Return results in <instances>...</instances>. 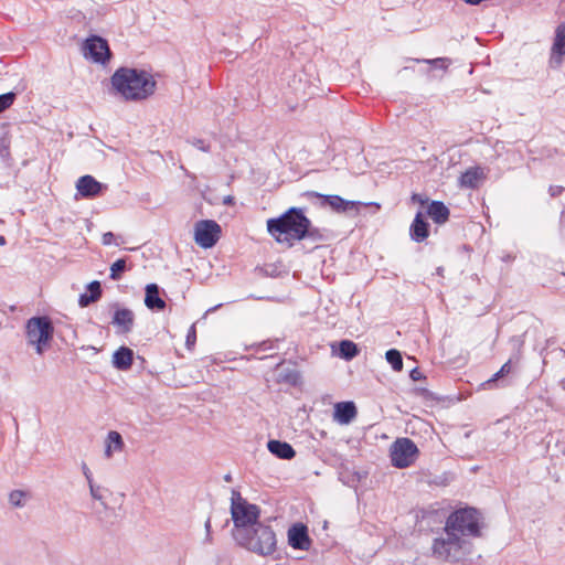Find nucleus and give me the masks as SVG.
I'll use <instances>...</instances> for the list:
<instances>
[{"label": "nucleus", "mask_w": 565, "mask_h": 565, "mask_svg": "<svg viewBox=\"0 0 565 565\" xmlns=\"http://www.w3.org/2000/svg\"><path fill=\"white\" fill-rule=\"evenodd\" d=\"M196 340L195 327L192 326L186 334V344H194Z\"/></svg>", "instance_id": "35"}, {"label": "nucleus", "mask_w": 565, "mask_h": 565, "mask_svg": "<svg viewBox=\"0 0 565 565\" xmlns=\"http://www.w3.org/2000/svg\"><path fill=\"white\" fill-rule=\"evenodd\" d=\"M287 379L295 383L296 380L298 379V373L292 371L288 374Z\"/></svg>", "instance_id": "42"}, {"label": "nucleus", "mask_w": 565, "mask_h": 565, "mask_svg": "<svg viewBox=\"0 0 565 565\" xmlns=\"http://www.w3.org/2000/svg\"><path fill=\"white\" fill-rule=\"evenodd\" d=\"M360 350L358 345L351 340H342L339 343L338 355L347 361L352 360L359 354Z\"/></svg>", "instance_id": "23"}, {"label": "nucleus", "mask_w": 565, "mask_h": 565, "mask_svg": "<svg viewBox=\"0 0 565 565\" xmlns=\"http://www.w3.org/2000/svg\"><path fill=\"white\" fill-rule=\"evenodd\" d=\"M501 374H503L504 376L508 375L509 373H511L512 371V360L510 359L508 362H505L501 369Z\"/></svg>", "instance_id": "37"}, {"label": "nucleus", "mask_w": 565, "mask_h": 565, "mask_svg": "<svg viewBox=\"0 0 565 565\" xmlns=\"http://www.w3.org/2000/svg\"><path fill=\"white\" fill-rule=\"evenodd\" d=\"M231 514L235 526L234 532H239V530H248L259 522L260 509L258 505L249 503L238 491L233 490Z\"/></svg>", "instance_id": "5"}, {"label": "nucleus", "mask_w": 565, "mask_h": 565, "mask_svg": "<svg viewBox=\"0 0 565 565\" xmlns=\"http://www.w3.org/2000/svg\"><path fill=\"white\" fill-rule=\"evenodd\" d=\"M386 361L392 365L394 371H402L403 369V359L402 354L396 349H391L385 354Z\"/></svg>", "instance_id": "24"}, {"label": "nucleus", "mask_w": 565, "mask_h": 565, "mask_svg": "<svg viewBox=\"0 0 565 565\" xmlns=\"http://www.w3.org/2000/svg\"><path fill=\"white\" fill-rule=\"evenodd\" d=\"M115 235L111 232H107L102 237V243L104 245H110L114 242Z\"/></svg>", "instance_id": "36"}, {"label": "nucleus", "mask_w": 565, "mask_h": 565, "mask_svg": "<svg viewBox=\"0 0 565 565\" xmlns=\"http://www.w3.org/2000/svg\"><path fill=\"white\" fill-rule=\"evenodd\" d=\"M6 244V237L4 236H0V245H4Z\"/></svg>", "instance_id": "45"}, {"label": "nucleus", "mask_w": 565, "mask_h": 565, "mask_svg": "<svg viewBox=\"0 0 565 565\" xmlns=\"http://www.w3.org/2000/svg\"><path fill=\"white\" fill-rule=\"evenodd\" d=\"M504 375L501 374V371L499 370L497 373L493 374V376L488 380L487 384L490 385L491 383L497 382L499 379L503 377Z\"/></svg>", "instance_id": "40"}, {"label": "nucleus", "mask_w": 565, "mask_h": 565, "mask_svg": "<svg viewBox=\"0 0 565 565\" xmlns=\"http://www.w3.org/2000/svg\"><path fill=\"white\" fill-rule=\"evenodd\" d=\"M205 530L207 532L206 539L210 540L211 539V536H210L211 520L210 519H207V521L205 522Z\"/></svg>", "instance_id": "43"}, {"label": "nucleus", "mask_w": 565, "mask_h": 565, "mask_svg": "<svg viewBox=\"0 0 565 565\" xmlns=\"http://www.w3.org/2000/svg\"><path fill=\"white\" fill-rule=\"evenodd\" d=\"M417 63H427L434 65L439 68L446 70L450 63V61L446 57H437L431 60H416Z\"/></svg>", "instance_id": "29"}, {"label": "nucleus", "mask_w": 565, "mask_h": 565, "mask_svg": "<svg viewBox=\"0 0 565 565\" xmlns=\"http://www.w3.org/2000/svg\"><path fill=\"white\" fill-rule=\"evenodd\" d=\"M145 305L150 310H163L166 301L160 297V288L157 284L146 286Z\"/></svg>", "instance_id": "17"}, {"label": "nucleus", "mask_w": 565, "mask_h": 565, "mask_svg": "<svg viewBox=\"0 0 565 565\" xmlns=\"http://www.w3.org/2000/svg\"><path fill=\"white\" fill-rule=\"evenodd\" d=\"M563 191V186H551L550 188V193L552 196H557L558 194H561Z\"/></svg>", "instance_id": "39"}, {"label": "nucleus", "mask_w": 565, "mask_h": 565, "mask_svg": "<svg viewBox=\"0 0 565 565\" xmlns=\"http://www.w3.org/2000/svg\"><path fill=\"white\" fill-rule=\"evenodd\" d=\"M189 142L198 148L199 150L203 151V152H209L211 150V146L209 143H206L203 139H192V140H189Z\"/></svg>", "instance_id": "32"}, {"label": "nucleus", "mask_w": 565, "mask_h": 565, "mask_svg": "<svg viewBox=\"0 0 565 565\" xmlns=\"http://www.w3.org/2000/svg\"><path fill=\"white\" fill-rule=\"evenodd\" d=\"M224 479H225V481L230 482V481L232 480L231 475H226V476L224 477Z\"/></svg>", "instance_id": "47"}, {"label": "nucleus", "mask_w": 565, "mask_h": 565, "mask_svg": "<svg viewBox=\"0 0 565 565\" xmlns=\"http://www.w3.org/2000/svg\"><path fill=\"white\" fill-rule=\"evenodd\" d=\"M563 454L565 455V448H564V451H563Z\"/></svg>", "instance_id": "48"}, {"label": "nucleus", "mask_w": 565, "mask_h": 565, "mask_svg": "<svg viewBox=\"0 0 565 565\" xmlns=\"http://www.w3.org/2000/svg\"><path fill=\"white\" fill-rule=\"evenodd\" d=\"M88 488H89V493H90V497L96 500V501H99L102 503L103 507H106V502H105V495L104 493L107 491L104 487L95 483V481H93L92 483H88Z\"/></svg>", "instance_id": "26"}, {"label": "nucleus", "mask_w": 565, "mask_h": 565, "mask_svg": "<svg viewBox=\"0 0 565 565\" xmlns=\"http://www.w3.org/2000/svg\"><path fill=\"white\" fill-rule=\"evenodd\" d=\"M413 381H418L423 377L422 372L418 369H413L409 374Z\"/></svg>", "instance_id": "38"}, {"label": "nucleus", "mask_w": 565, "mask_h": 565, "mask_svg": "<svg viewBox=\"0 0 565 565\" xmlns=\"http://www.w3.org/2000/svg\"><path fill=\"white\" fill-rule=\"evenodd\" d=\"M268 450L279 459L290 460L296 456L295 449L290 444L280 440H269Z\"/></svg>", "instance_id": "22"}, {"label": "nucleus", "mask_w": 565, "mask_h": 565, "mask_svg": "<svg viewBox=\"0 0 565 565\" xmlns=\"http://www.w3.org/2000/svg\"><path fill=\"white\" fill-rule=\"evenodd\" d=\"M81 467H82V472L87 481V484L92 483L94 481L93 473H92L90 469L88 468V466L86 465V462H82Z\"/></svg>", "instance_id": "34"}, {"label": "nucleus", "mask_w": 565, "mask_h": 565, "mask_svg": "<svg viewBox=\"0 0 565 565\" xmlns=\"http://www.w3.org/2000/svg\"><path fill=\"white\" fill-rule=\"evenodd\" d=\"M301 83H302V75L296 74L294 76L291 87L294 88L296 95L307 96L308 95L307 88H309V86L307 85V83H305V84H301Z\"/></svg>", "instance_id": "27"}, {"label": "nucleus", "mask_w": 565, "mask_h": 565, "mask_svg": "<svg viewBox=\"0 0 565 565\" xmlns=\"http://www.w3.org/2000/svg\"><path fill=\"white\" fill-rule=\"evenodd\" d=\"M427 215L437 224L449 220L450 211L441 201H431L427 206Z\"/></svg>", "instance_id": "20"}, {"label": "nucleus", "mask_w": 565, "mask_h": 565, "mask_svg": "<svg viewBox=\"0 0 565 565\" xmlns=\"http://www.w3.org/2000/svg\"><path fill=\"white\" fill-rule=\"evenodd\" d=\"M221 226L213 220L196 222L194 227V241L202 248L213 247L221 236Z\"/></svg>", "instance_id": "8"}, {"label": "nucleus", "mask_w": 565, "mask_h": 565, "mask_svg": "<svg viewBox=\"0 0 565 565\" xmlns=\"http://www.w3.org/2000/svg\"><path fill=\"white\" fill-rule=\"evenodd\" d=\"M411 238L417 243L424 242L429 236V223L422 212H417L409 227Z\"/></svg>", "instance_id": "15"}, {"label": "nucleus", "mask_w": 565, "mask_h": 565, "mask_svg": "<svg viewBox=\"0 0 565 565\" xmlns=\"http://www.w3.org/2000/svg\"><path fill=\"white\" fill-rule=\"evenodd\" d=\"M482 514L477 509L454 511L446 520L443 534L433 541V556L450 564L462 563L472 553L471 540L482 535Z\"/></svg>", "instance_id": "1"}, {"label": "nucleus", "mask_w": 565, "mask_h": 565, "mask_svg": "<svg viewBox=\"0 0 565 565\" xmlns=\"http://www.w3.org/2000/svg\"><path fill=\"white\" fill-rule=\"evenodd\" d=\"M311 222L298 207H290L276 218L267 221V231L278 243L292 245L294 241H301L311 236Z\"/></svg>", "instance_id": "3"}, {"label": "nucleus", "mask_w": 565, "mask_h": 565, "mask_svg": "<svg viewBox=\"0 0 565 565\" xmlns=\"http://www.w3.org/2000/svg\"><path fill=\"white\" fill-rule=\"evenodd\" d=\"M97 301L96 299H92L90 295L82 294L78 299V303L82 308L87 307L89 303Z\"/></svg>", "instance_id": "33"}, {"label": "nucleus", "mask_w": 565, "mask_h": 565, "mask_svg": "<svg viewBox=\"0 0 565 565\" xmlns=\"http://www.w3.org/2000/svg\"><path fill=\"white\" fill-rule=\"evenodd\" d=\"M504 375L501 374V371L499 370L497 373L493 374V376L488 380L487 384L490 385L491 383L497 382L499 379L503 377Z\"/></svg>", "instance_id": "41"}, {"label": "nucleus", "mask_w": 565, "mask_h": 565, "mask_svg": "<svg viewBox=\"0 0 565 565\" xmlns=\"http://www.w3.org/2000/svg\"><path fill=\"white\" fill-rule=\"evenodd\" d=\"M134 362V351L127 347H120L113 354V365L117 370L127 371Z\"/></svg>", "instance_id": "19"}, {"label": "nucleus", "mask_w": 565, "mask_h": 565, "mask_svg": "<svg viewBox=\"0 0 565 565\" xmlns=\"http://www.w3.org/2000/svg\"><path fill=\"white\" fill-rule=\"evenodd\" d=\"M83 54L86 58L100 64H105L111 57L108 42L98 35H93L85 41Z\"/></svg>", "instance_id": "9"}, {"label": "nucleus", "mask_w": 565, "mask_h": 565, "mask_svg": "<svg viewBox=\"0 0 565 565\" xmlns=\"http://www.w3.org/2000/svg\"><path fill=\"white\" fill-rule=\"evenodd\" d=\"M306 195L321 200L320 205L322 207L330 206L335 212H345L348 210L354 209L356 205L354 201H347L339 195H324L313 191L307 192Z\"/></svg>", "instance_id": "10"}, {"label": "nucleus", "mask_w": 565, "mask_h": 565, "mask_svg": "<svg viewBox=\"0 0 565 565\" xmlns=\"http://www.w3.org/2000/svg\"><path fill=\"white\" fill-rule=\"evenodd\" d=\"M356 416V407L353 402H340L334 406V419L343 425L350 424Z\"/></svg>", "instance_id": "16"}, {"label": "nucleus", "mask_w": 565, "mask_h": 565, "mask_svg": "<svg viewBox=\"0 0 565 565\" xmlns=\"http://www.w3.org/2000/svg\"><path fill=\"white\" fill-rule=\"evenodd\" d=\"M113 308L111 323L118 328V332L129 333L135 324V313L128 308H120L118 303H114Z\"/></svg>", "instance_id": "11"}, {"label": "nucleus", "mask_w": 565, "mask_h": 565, "mask_svg": "<svg viewBox=\"0 0 565 565\" xmlns=\"http://www.w3.org/2000/svg\"><path fill=\"white\" fill-rule=\"evenodd\" d=\"M486 179L484 168L479 166L470 167L459 177V185L466 189H478Z\"/></svg>", "instance_id": "14"}, {"label": "nucleus", "mask_w": 565, "mask_h": 565, "mask_svg": "<svg viewBox=\"0 0 565 565\" xmlns=\"http://www.w3.org/2000/svg\"><path fill=\"white\" fill-rule=\"evenodd\" d=\"M115 94L125 100L138 102L151 96L157 86L153 76L146 71L119 67L110 77Z\"/></svg>", "instance_id": "2"}, {"label": "nucleus", "mask_w": 565, "mask_h": 565, "mask_svg": "<svg viewBox=\"0 0 565 565\" xmlns=\"http://www.w3.org/2000/svg\"><path fill=\"white\" fill-rule=\"evenodd\" d=\"M124 447H125V443H124L121 435L116 430H110L107 434V437L105 440L104 456L107 459H110L113 457L114 452L122 451Z\"/></svg>", "instance_id": "21"}, {"label": "nucleus", "mask_w": 565, "mask_h": 565, "mask_svg": "<svg viewBox=\"0 0 565 565\" xmlns=\"http://www.w3.org/2000/svg\"><path fill=\"white\" fill-rule=\"evenodd\" d=\"M76 189L84 198H95L98 196L103 190H106L107 185L98 182L94 177L87 174L77 180Z\"/></svg>", "instance_id": "12"}, {"label": "nucleus", "mask_w": 565, "mask_h": 565, "mask_svg": "<svg viewBox=\"0 0 565 565\" xmlns=\"http://www.w3.org/2000/svg\"><path fill=\"white\" fill-rule=\"evenodd\" d=\"M54 327L47 317H33L26 321L25 334L28 343L35 347L42 355L53 339Z\"/></svg>", "instance_id": "6"}, {"label": "nucleus", "mask_w": 565, "mask_h": 565, "mask_svg": "<svg viewBox=\"0 0 565 565\" xmlns=\"http://www.w3.org/2000/svg\"><path fill=\"white\" fill-rule=\"evenodd\" d=\"M565 55V24H559L555 32V39L552 46L551 61L556 62L557 65L562 63V57Z\"/></svg>", "instance_id": "18"}, {"label": "nucleus", "mask_w": 565, "mask_h": 565, "mask_svg": "<svg viewBox=\"0 0 565 565\" xmlns=\"http://www.w3.org/2000/svg\"><path fill=\"white\" fill-rule=\"evenodd\" d=\"M15 93L9 92L0 95V114L8 109L15 100Z\"/></svg>", "instance_id": "28"}, {"label": "nucleus", "mask_w": 565, "mask_h": 565, "mask_svg": "<svg viewBox=\"0 0 565 565\" xmlns=\"http://www.w3.org/2000/svg\"><path fill=\"white\" fill-rule=\"evenodd\" d=\"M288 543L291 547L307 551L310 547V539L307 526L303 524H295L288 530Z\"/></svg>", "instance_id": "13"}, {"label": "nucleus", "mask_w": 565, "mask_h": 565, "mask_svg": "<svg viewBox=\"0 0 565 565\" xmlns=\"http://www.w3.org/2000/svg\"><path fill=\"white\" fill-rule=\"evenodd\" d=\"M127 269V263L125 258L117 259L113 265L110 266V279L113 280H119L121 278V275Z\"/></svg>", "instance_id": "25"}, {"label": "nucleus", "mask_w": 565, "mask_h": 565, "mask_svg": "<svg viewBox=\"0 0 565 565\" xmlns=\"http://www.w3.org/2000/svg\"><path fill=\"white\" fill-rule=\"evenodd\" d=\"M413 200H416V201H419V202H422V203H423V201L418 198V195H417V194H414V195H413Z\"/></svg>", "instance_id": "46"}, {"label": "nucleus", "mask_w": 565, "mask_h": 565, "mask_svg": "<svg viewBox=\"0 0 565 565\" xmlns=\"http://www.w3.org/2000/svg\"><path fill=\"white\" fill-rule=\"evenodd\" d=\"M24 497L25 493L20 490H13L9 495V501L14 507H23L24 505Z\"/></svg>", "instance_id": "30"}, {"label": "nucleus", "mask_w": 565, "mask_h": 565, "mask_svg": "<svg viewBox=\"0 0 565 565\" xmlns=\"http://www.w3.org/2000/svg\"><path fill=\"white\" fill-rule=\"evenodd\" d=\"M87 289L89 291L90 298L98 300L102 297V287L99 281L94 280L88 284Z\"/></svg>", "instance_id": "31"}, {"label": "nucleus", "mask_w": 565, "mask_h": 565, "mask_svg": "<svg viewBox=\"0 0 565 565\" xmlns=\"http://www.w3.org/2000/svg\"><path fill=\"white\" fill-rule=\"evenodd\" d=\"M418 448L409 438H397L391 446V461L396 468H407L417 458Z\"/></svg>", "instance_id": "7"}, {"label": "nucleus", "mask_w": 565, "mask_h": 565, "mask_svg": "<svg viewBox=\"0 0 565 565\" xmlns=\"http://www.w3.org/2000/svg\"><path fill=\"white\" fill-rule=\"evenodd\" d=\"M235 541L244 548L260 556L273 555L277 548V539L271 526L258 522L248 530L233 532Z\"/></svg>", "instance_id": "4"}, {"label": "nucleus", "mask_w": 565, "mask_h": 565, "mask_svg": "<svg viewBox=\"0 0 565 565\" xmlns=\"http://www.w3.org/2000/svg\"><path fill=\"white\" fill-rule=\"evenodd\" d=\"M233 200H234V199H233V196H226V198L224 199V203H225V204H231V203H233Z\"/></svg>", "instance_id": "44"}]
</instances>
